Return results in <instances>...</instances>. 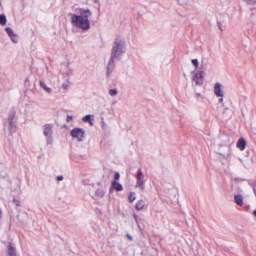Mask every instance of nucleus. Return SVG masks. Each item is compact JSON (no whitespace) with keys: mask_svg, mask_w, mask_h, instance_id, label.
<instances>
[{"mask_svg":"<svg viewBox=\"0 0 256 256\" xmlns=\"http://www.w3.org/2000/svg\"><path fill=\"white\" fill-rule=\"evenodd\" d=\"M78 13L80 15L72 14L71 16L72 24L78 28L84 30H88L90 28V22L88 17L92 15L89 9L80 8Z\"/></svg>","mask_w":256,"mask_h":256,"instance_id":"1","label":"nucleus"},{"mask_svg":"<svg viewBox=\"0 0 256 256\" xmlns=\"http://www.w3.org/2000/svg\"><path fill=\"white\" fill-rule=\"evenodd\" d=\"M126 50V44L123 39L117 38L115 39L112 48L110 56L115 60L119 58Z\"/></svg>","mask_w":256,"mask_h":256,"instance_id":"2","label":"nucleus"},{"mask_svg":"<svg viewBox=\"0 0 256 256\" xmlns=\"http://www.w3.org/2000/svg\"><path fill=\"white\" fill-rule=\"evenodd\" d=\"M52 126L51 124H46L43 126V133L44 136L46 138V141L48 144H51L52 143Z\"/></svg>","mask_w":256,"mask_h":256,"instance_id":"3","label":"nucleus"},{"mask_svg":"<svg viewBox=\"0 0 256 256\" xmlns=\"http://www.w3.org/2000/svg\"><path fill=\"white\" fill-rule=\"evenodd\" d=\"M144 176L140 168H138L137 171L136 180V188H139L141 190H144Z\"/></svg>","mask_w":256,"mask_h":256,"instance_id":"4","label":"nucleus"},{"mask_svg":"<svg viewBox=\"0 0 256 256\" xmlns=\"http://www.w3.org/2000/svg\"><path fill=\"white\" fill-rule=\"evenodd\" d=\"M70 135L72 138L78 139L79 142L83 140L85 137L84 130L80 128H74L70 132Z\"/></svg>","mask_w":256,"mask_h":256,"instance_id":"5","label":"nucleus"},{"mask_svg":"<svg viewBox=\"0 0 256 256\" xmlns=\"http://www.w3.org/2000/svg\"><path fill=\"white\" fill-rule=\"evenodd\" d=\"M204 72L202 70H198L192 78V81L195 82L196 85L201 86L203 83Z\"/></svg>","mask_w":256,"mask_h":256,"instance_id":"6","label":"nucleus"},{"mask_svg":"<svg viewBox=\"0 0 256 256\" xmlns=\"http://www.w3.org/2000/svg\"><path fill=\"white\" fill-rule=\"evenodd\" d=\"M5 252L6 256H18L15 247L10 242H8Z\"/></svg>","mask_w":256,"mask_h":256,"instance_id":"7","label":"nucleus"},{"mask_svg":"<svg viewBox=\"0 0 256 256\" xmlns=\"http://www.w3.org/2000/svg\"><path fill=\"white\" fill-rule=\"evenodd\" d=\"M115 59L114 58H112L110 56V58L109 60V61L108 62L107 66H106V78H108L112 73V72L113 71V70L114 68L115 65L114 64V60Z\"/></svg>","mask_w":256,"mask_h":256,"instance_id":"8","label":"nucleus"},{"mask_svg":"<svg viewBox=\"0 0 256 256\" xmlns=\"http://www.w3.org/2000/svg\"><path fill=\"white\" fill-rule=\"evenodd\" d=\"M214 92L215 94L218 96H224V92L223 90V86L219 82H216L214 86Z\"/></svg>","mask_w":256,"mask_h":256,"instance_id":"9","label":"nucleus"},{"mask_svg":"<svg viewBox=\"0 0 256 256\" xmlns=\"http://www.w3.org/2000/svg\"><path fill=\"white\" fill-rule=\"evenodd\" d=\"M113 190H115L118 192H120L123 190V188L122 185L118 182L112 181L110 188V192Z\"/></svg>","mask_w":256,"mask_h":256,"instance_id":"10","label":"nucleus"},{"mask_svg":"<svg viewBox=\"0 0 256 256\" xmlns=\"http://www.w3.org/2000/svg\"><path fill=\"white\" fill-rule=\"evenodd\" d=\"M234 202L238 206H242L244 204L243 197L241 194H236L234 196Z\"/></svg>","mask_w":256,"mask_h":256,"instance_id":"11","label":"nucleus"},{"mask_svg":"<svg viewBox=\"0 0 256 256\" xmlns=\"http://www.w3.org/2000/svg\"><path fill=\"white\" fill-rule=\"evenodd\" d=\"M246 142L245 140L242 138H240L236 144L237 147L240 150H244L246 147Z\"/></svg>","mask_w":256,"mask_h":256,"instance_id":"12","label":"nucleus"},{"mask_svg":"<svg viewBox=\"0 0 256 256\" xmlns=\"http://www.w3.org/2000/svg\"><path fill=\"white\" fill-rule=\"evenodd\" d=\"M144 202L142 200H138L136 205V208L138 210H142L144 206Z\"/></svg>","mask_w":256,"mask_h":256,"instance_id":"13","label":"nucleus"},{"mask_svg":"<svg viewBox=\"0 0 256 256\" xmlns=\"http://www.w3.org/2000/svg\"><path fill=\"white\" fill-rule=\"evenodd\" d=\"M40 86L41 88L44 89L46 92L50 93L52 92V89L47 87L44 82L42 80L40 81Z\"/></svg>","mask_w":256,"mask_h":256,"instance_id":"14","label":"nucleus"},{"mask_svg":"<svg viewBox=\"0 0 256 256\" xmlns=\"http://www.w3.org/2000/svg\"><path fill=\"white\" fill-rule=\"evenodd\" d=\"M6 22V16L4 14L0 15V24L2 26H4Z\"/></svg>","mask_w":256,"mask_h":256,"instance_id":"15","label":"nucleus"},{"mask_svg":"<svg viewBox=\"0 0 256 256\" xmlns=\"http://www.w3.org/2000/svg\"><path fill=\"white\" fill-rule=\"evenodd\" d=\"M135 194L134 192H130L128 196V200L130 202H134L136 199V197L134 196Z\"/></svg>","mask_w":256,"mask_h":256,"instance_id":"16","label":"nucleus"},{"mask_svg":"<svg viewBox=\"0 0 256 256\" xmlns=\"http://www.w3.org/2000/svg\"><path fill=\"white\" fill-rule=\"evenodd\" d=\"M9 123V126H10V134H11L12 132V130L14 128H15L16 126L12 120L8 121Z\"/></svg>","mask_w":256,"mask_h":256,"instance_id":"17","label":"nucleus"},{"mask_svg":"<svg viewBox=\"0 0 256 256\" xmlns=\"http://www.w3.org/2000/svg\"><path fill=\"white\" fill-rule=\"evenodd\" d=\"M5 30L10 37L12 36H13L14 34L12 30L10 28H5Z\"/></svg>","mask_w":256,"mask_h":256,"instance_id":"18","label":"nucleus"},{"mask_svg":"<svg viewBox=\"0 0 256 256\" xmlns=\"http://www.w3.org/2000/svg\"><path fill=\"white\" fill-rule=\"evenodd\" d=\"M11 40L15 44L18 42V36L16 34H14L13 36H12L10 37Z\"/></svg>","mask_w":256,"mask_h":256,"instance_id":"19","label":"nucleus"},{"mask_svg":"<svg viewBox=\"0 0 256 256\" xmlns=\"http://www.w3.org/2000/svg\"><path fill=\"white\" fill-rule=\"evenodd\" d=\"M118 92V90L116 89H110L108 91V94L112 96L117 94Z\"/></svg>","mask_w":256,"mask_h":256,"instance_id":"20","label":"nucleus"},{"mask_svg":"<svg viewBox=\"0 0 256 256\" xmlns=\"http://www.w3.org/2000/svg\"><path fill=\"white\" fill-rule=\"evenodd\" d=\"M104 194V192L102 190H96V196L99 197H102Z\"/></svg>","mask_w":256,"mask_h":256,"instance_id":"21","label":"nucleus"},{"mask_svg":"<svg viewBox=\"0 0 256 256\" xmlns=\"http://www.w3.org/2000/svg\"><path fill=\"white\" fill-rule=\"evenodd\" d=\"M246 3L250 5H254L256 4V0H243Z\"/></svg>","mask_w":256,"mask_h":256,"instance_id":"22","label":"nucleus"},{"mask_svg":"<svg viewBox=\"0 0 256 256\" xmlns=\"http://www.w3.org/2000/svg\"><path fill=\"white\" fill-rule=\"evenodd\" d=\"M15 116V112H11L9 114L8 121L12 120H14Z\"/></svg>","mask_w":256,"mask_h":256,"instance_id":"23","label":"nucleus"},{"mask_svg":"<svg viewBox=\"0 0 256 256\" xmlns=\"http://www.w3.org/2000/svg\"><path fill=\"white\" fill-rule=\"evenodd\" d=\"M192 62L196 68L198 67V62L197 59H193L192 60Z\"/></svg>","mask_w":256,"mask_h":256,"instance_id":"24","label":"nucleus"},{"mask_svg":"<svg viewBox=\"0 0 256 256\" xmlns=\"http://www.w3.org/2000/svg\"><path fill=\"white\" fill-rule=\"evenodd\" d=\"M90 115L88 114V115H86V116H84L82 118V120L84 122H88V121L90 120Z\"/></svg>","mask_w":256,"mask_h":256,"instance_id":"25","label":"nucleus"},{"mask_svg":"<svg viewBox=\"0 0 256 256\" xmlns=\"http://www.w3.org/2000/svg\"><path fill=\"white\" fill-rule=\"evenodd\" d=\"M69 86V82H64L62 85V88L64 90H67Z\"/></svg>","mask_w":256,"mask_h":256,"instance_id":"26","label":"nucleus"},{"mask_svg":"<svg viewBox=\"0 0 256 256\" xmlns=\"http://www.w3.org/2000/svg\"><path fill=\"white\" fill-rule=\"evenodd\" d=\"M7 173L6 172H0V177L4 178L7 177Z\"/></svg>","mask_w":256,"mask_h":256,"instance_id":"27","label":"nucleus"},{"mask_svg":"<svg viewBox=\"0 0 256 256\" xmlns=\"http://www.w3.org/2000/svg\"><path fill=\"white\" fill-rule=\"evenodd\" d=\"M13 202L18 206L20 205V202L16 199L14 198Z\"/></svg>","mask_w":256,"mask_h":256,"instance_id":"28","label":"nucleus"},{"mask_svg":"<svg viewBox=\"0 0 256 256\" xmlns=\"http://www.w3.org/2000/svg\"><path fill=\"white\" fill-rule=\"evenodd\" d=\"M115 180H118L120 178V174L118 172H116L114 176Z\"/></svg>","mask_w":256,"mask_h":256,"instance_id":"29","label":"nucleus"},{"mask_svg":"<svg viewBox=\"0 0 256 256\" xmlns=\"http://www.w3.org/2000/svg\"><path fill=\"white\" fill-rule=\"evenodd\" d=\"M126 236L127 237V238L130 240H132L133 238H132V236H130L129 234L127 233L126 234Z\"/></svg>","mask_w":256,"mask_h":256,"instance_id":"30","label":"nucleus"},{"mask_svg":"<svg viewBox=\"0 0 256 256\" xmlns=\"http://www.w3.org/2000/svg\"><path fill=\"white\" fill-rule=\"evenodd\" d=\"M72 119V116H68L66 118L67 122H70Z\"/></svg>","mask_w":256,"mask_h":256,"instance_id":"31","label":"nucleus"},{"mask_svg":"<svg viewBox=\"0 0 256 256\" xmlns=\"http://www.w3.org/2000/svg\"><path fill=\"white\" fill-rule=\"evenodd\" d=\"M56 180H58V181H60V180H63V176H57L56 178Z\"/></svg>","mask_w":256,"mask_h":256,"instance_id":"32","label":"nucleus"},{"mask_svg":"<svg viewBox=\"0 0 256 256\" xmlns=\"http://www.w3.org/2000/svg\"><path fill=\"white\" fill-rule=\"evenodd\" d=\"M218 26L219 29L221 30L222 24L220 22H218Z\"/></svg>","mask_w":256,"mask_h":256,"instance_id":"33","label":"nucleus"},{"mask_svg":"<svg viewBox=\"0 0 256 256\" xmlns=\"http://www.w3.org/2000/svg\"><path fill=\"white\" fill-rule=\"evenodd\" d=\"M218 102L220 103H222L223 102V98H220L219 100H218Z\"/></svg>","mask_w":256,"mask_h":256,"instance_id":"34","label":"nucleus"},{"mask_svg":"<svg viewBox=\"0 0 256 256\" xmlns=\"http://www.w3.org/2000/svg\"><path fill=\"white\" fill-rule=\"evenodd\" d=\"M253 214L256 216V210L254 211Z\"/></svg>","mask_w":256,"mask_h":256,"instance_id":"35","label":"nucleus"},{"mask_svg":"<svg viewBox=\"0 0 256 256\" xmlns=\"http://www.w3.org/2000/svg\"><path fill=\"white\" fill-rule=\"evenodd\" d=\"M196 95H197L198 96H201L200 94H198V93L196 94Z\"/></svg>","mask_w":256,"mask_h":256,"instance_id":"36","label":"nucleus"},{"mask_svg":"<svg viewBox=\"0 0 256 256\" xmlns=\"http://www.w3.org/2000/svg\"><path fill=\"white\" fill-rule=\"evenodd\" d=\"M254 192L255 194H256V190L255 188H254Z\"/></svg>","mask_w":256,"mask_h":256,"instance_id":"37","label":"nucleus"},{"mask_svg":"<svg viewBox=\"0 0 256 256\" xmlns=\"http://www.w3.org/2000/svg\"><path fill=\"white\" fill-rule=\"evenodd\" d=\"M254 192L255 194H256V190L255 188H254Z\"/></svg>","mask_w":256,"mask_h":256,"instance_id":"38","label":"nucleus"}]
</instances>
